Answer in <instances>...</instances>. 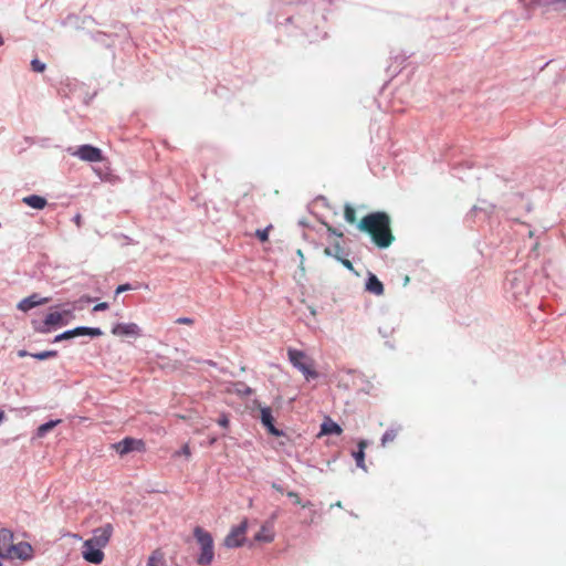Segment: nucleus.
<instances>
[{
  "instance_id": "obj_11",
  "label": "nucleus",
  "mask_w": 566,
  "mask_h": 566,
  "mask_svg": "<svg viewBox=\"0 0 566 566\" xmlns=\"http://www.w3.org/2000/svg\"><path fill=\"white\" fill-rule=\"evenodd\" d=\"M113 533V525L107 523L101 527H97L93 531V536L87 542H91L95 546L105 547Z\"/></svg>"
},
{
  "instance_id": "obj_25",
  "label": "nucleus",
  "mask_w": 566,
  "mask_h": 566,
  "mask_svg": "<svg viewBox=\"0 0 566 566\" xmlns=\"http://www.w3.org/2000/svg\"><path fill=\"white\" fill-rule=\"evenodd\" d=\"M495 206L488 202L486 200H481L479 205H475L472 208V212L482 211L485 214H491L494 211Z\"/></svg>"
},
{
  "instance_id": "obj_43",
  "label": "nucleus",
  "mask_w": 566,
  "mask_h": 566,
  "mask_svg": "<svg viewBox=\"0 0 566 566\" xmlns=\"http://www.w3.org/2000/svg\"><path fill=\"white\" fill-rule=\"evenodd\" d=\"M296 254L300 256V259H301V265H302V264H303V261H304V254H303L302 250H301V249H298V250L296 251Z\"/></svg>"
},
{
  "instance_id": "obj_46",
  "label": "nucleus",
  "mask_w": 566,
  "mask_h": 566,
  "mask_svg": "<svg viewBox=\"0 0 566 566\" xmlns=\"http://www.w3.org/2000/svg\"><path fill=\"white\" fill-rule=\"evenodd\" d=\"M409 283V276H406L403 280V285L406 286Z\"/></svg>"
},
{
  "instance_id": "obj_24",
  "label": "nucleus",
  "mask_w": 566,
  "mask_h": 566,
  "mask_svg": "<svg viewBox=\"0 0 566 566\" xmlns=\"http://www.w3.org/2000/svg\"><path fill=\"white\" fill-rule=\"evenodd\" d=\"M233 387V391L241 397L250 396L253 392L252 388L243 381L234 382Z\"/></svg>"
},
{
  "instance_id": "obj_21",
  "label": "nucleus",
  "mask_w": 566,
  "mask_h": 566,
  "mask_svg": "<svg viewBox=\"0 0 566 566\" xmlns=\"http://www.w3.org/2000/svg\"><path fill=\"white\" fill-rule=\"evenodd\" d=\"M368 442L366 440H360L358 443V450L353 452V457L356 461V465L363 470H366L365 465V449Z\"/></svg>"
},
{
  "instance_id": "obj_19",
  "label": "nucleus",
  "mask_w": 566,
  "mask_h": 566,
  "mask_svg": "<svg viewBox=\"0 0 566 566\" xmlns=\"http://www.w3.org/2000/svg\"><path fill=\"white\" fill-rule=\"evenodd\" d=\"M22 202L36 210H42L48 205V200L39 195L27 196L22 199Z\"/></svg>"
},
{
  "instance_id": "obj_23",
  "label": "nucleus",
  "mask_w": 566,
  "mask_h": 566,
  "mask_svg": "<svg viewBox=\"0 0 566 566\" xmlns=\"http://www.w3.org/2000/svg\"><path fill=\"white\" fill-rule=\"evenodd\" d=\"M61 420H50L45 423H42L41 426H39L38 430H36V436L39 438H42L44 437L48 432H50L57 423H60Z\"/></svg>"
},
{
  "instance_id": "obj_3",
  "label": "nucleus",
  "mask_w": 566,
  "mask_h": 566,
  "mask_svg": "<svg viewBox=\"0 0 566 566\" xmlns=\"http://www.w3.org/2000/svg\"><path fill=\"white\" fill-rule=\"evenodd\" d=\"M287 356L293 367L300 370L307 380L318 378L319 374L314 369V360L304 352L289 348Z\"/></svg>"
},
{
  "instance_id": "obj_6",
  "label": "nucleus",
  "mask_w": 566,
  "mask_h": 566,
  "mask_svg": "<svg viewBox=\"0 0 566 566\" xmlns=\"http://www.w3.org/2000/svg\"><path fill=\"white\" fill-rule=\"evenodd\" d=\"M70 314V311L63 312H51L49 313L42 322L33 321L32 325L35 332L41 334H49L54 326H63L66 325L67 322L64 321V316Z\"/></svg>"
},
{
  "instance_id": "obj_42",
  "label": "nucleus",
  "mask_w": 566,
  "mask_h": 566,
  "mask_svg": "<svg viewBox=\"0 0 566 566\" xmlns=\"http://www.w3.org/2000/svg\"><path fill=\"white\" fill-rule=\"evenodd\" d=\"M272 488H273L274 490H276L277 492H281V493L283 492V488H282V485H280V484H277V483H273V484H272Z\"/></svg>"
},
{
  "instance_id": "obj_47",
  "label": "nucleus",
  "mask_w": 566,
  "mask_h": 566,
  "mask_svg": "<svg viewBox=\"0 0 566 566\" xmlns=\"http://www.w3.org/2000/svg\"><path fill=\"white\" fill-rule=\"evenodd\" d=\"M216 441H217V438L213 437V438L210 439L209 442H210V444H213Z\"/></svg>"
},
{
  "instance_id": "obj_36",
  "label": "nucleus",
  "mask_w": 566,
  "mask_h": 566,
  "mask_svg": "<svg viewBox=\"0 0 566 566\" xmlns=\"http://www.w3.org/2000/svg\"><path fill=\"white\" fill-rule=\"evenodd\" d=\"M133 287L129 283H126V284H122V285H118L117 289H116V295H118L119 293H123V292H126V291H130Z\"/></svg>"
},
{
  "instance_id": "obj_17",
  "label": "nucleus",
  "mask_w": 566,
  "mask_h": 566,
  "mask_svg": "<svg viewBox=\"0 0 566 566\" xmlns=\"http://www.w3.org/2000/svg\"><path fill=\"white\" fill-rule=\"evenodd\" d=\"M365 289L367 292L373 293L375 295H382L384 294V284L381 281L371 272L368 273Z\"/></svg>"
},
{
  "instance_id": "obj_41",
  "label": "nucleus",
  "mask_w": 566,
  "mask_h": 566,
  "mask_svg": "<svg viewBox=\"0 0 566 566\" xmlns=\"http://www.w3.org/2000/svg\"><path fill=\"white\" fill-rule=\"evenodd\" d=\"M73 220H74V222L76 223L77 227L81 226V220H82L81 214H76Z\"/></svg>"
},
{
  "instance_id": "obj_14",
  "label": "nucleus",
  "mask_w": 566,
  "mask_h": 566,
  "mask_svg": "<svg viewBox=\"0 0 566 566\" xmlns=\"http://www.w3.org/2000/svg\"><path fill=\"white\" fill-rule=\"evenodd\" d=\"M11 549V558H18L21 560H30L32 558L33 548L28 542H20L18 544L13 543V546H10Z\"/></svg>"
},
{
  "instance_id": "obj_49",
  "label": "nucleus",
  "mask_w": 566,
  "mask_h": 566,
  "mask_svg": "<svg viewBox=\"0 0 566 566\" xmlns=\"http://www.w3.org/2000/svg\"><path fill=\"white\" fill-rule=\"evenodd\" d=\"M534 235L533 231H528V237L532 238Z\"/></svg>"
},
{
  "instance_id": "obj_48",
  "label": "nucleus",
  "mask_w": 566,
  "mask_h": 566,
  "mask_svg": "<svg viewBox=\"0 0 566 566\" xmlns=\"http://www.w3.org/2000/svg\"><path fill=\"white\" fill-rule=\"evenodd\" d=\"M2 44H3V38H2V35L0 34V45H2Z\"/></svg>"
},
{
  "instance_id": "obj_29",
  "label": "nucleus",
  "mask_w": 566,
  "mask_h": 566,
  "mask_svg": "<svg viewBox=\"0 0 566 566\" xmlns=\"http://www.w3.org/2000/svg\"><path fill=\"white\" fill-rule=\"evenodd\" d=\"M537 6L548 7L560 4L563 8H566V0H533Z\"/></svg>"
},
{
  "instance_id": "obj_40",
  "label": "nucleus",
  "mask_w": 566,
  "mask_h": 566,
  "mask_svg": "<svg viewBox=\"0 0 566 566\" xmlns=\"http://www.w3.org/2000/svg\"><path fill=\"white\" fill-rule=\"evenodd\" d=\"M18 356L21 357V358L22 357H27V356H31L32 357V354H30L25 349H20V350H18Z\"/></svg>"
},
{
  "instance_id": "obj_4",
  "label": "nucleus",
  "mask_w": 566,
  "mask_h": 566,
  "mask_svg": "<svg viewBox=\"0 0 566 566\" xmlns=\"http://www.w3.org/2000/svg\"><path fill=\"white\" fill-rule=\"evenodd\" d=\"M314 20V6L312 2H305L296 14H293L286 19V22L294 23L303 31L306 36H311V27L313 25Z\"/></svg>"
},
{
  "instance_id": "obj_10",
  "label": "nucleus",
  "mask_w": 566,
  "mask_h": 566,
  "mask_svg": "<svg viewBox=\"0 0 566 566\" xmlns=\"http://www.w3.org/2000/svg\"><path fill=\"white\" fill-rule=\"evenodd\" d=\"M114 448L117 453H119L120 455H125L133 451H144L145 443L143 440L126 437L118 443L114 444Z\"/></svg>"
},
{
  "instance_id": "obj_7",
  "label": "nucleus",
  "mask_w": 566,
  "mask_h": 566,
  "mask_svg": "<svg viewBox=\"0 0 566 566\" xmlns=\"http://www.w3.org/2000/svg\"><path fill=\"white\" fill-rule=\"evenodd\" d=\"M103 335V331L98 327H88V326H77L73 329H67L59 335H56L53 339V343H59L62 340L72 339L74 337L80 336H90L92 338L99 337Z\"/></svg>"
},
{
  "instance_id": "obj_45",
  "label": "nucleus",
  "mask_w": 566,
  "mask_h": 566,
  "mask_svg": "<svg viewBox=\"0 0 566 566\" xmlns=\"http://www.w3.org/2000/svg\"><path fill=\"white\" fill-rule=\"evenodd\" d=\"M2 559H10V558L4 556V555H2V554H0V560H2ZM0 566H3L2 562H0Z\"/></svg>"
},
{
  "instance_id": "obj_9",
  "label": "nucleus",
  "mask_w": 566,
  "mask_h": 566,
  "mask_svg": "<svg viewBox=\"0 0 566 566\" xmlns=\"http://www.w3.org/2000/svg\"><path fill=\"white\" fill-rule=\"evenodd\" d=\"M69 151L71 153V155L78 157L83 161L98 163L103 160L102 150L90 144L81 145L73 151L70 148Z\"/></svg>"
},
{
  "instance_id": "obj_28",
  "label": "nucleus",
  "mask_w": 566,
  "mask_h": 566,
  "mask_svg": "<svg viewBox=\"0 0 566 566\" xmlns=\"http://www.w3.org/2000/svg\"><path fill=\"white\" fill-rule=\"evenodd\" d=\"M56 356H57L56 350H44V352L32 354V357L35 359H39V360H45V359L53 358Z\"/></svg>"
},
{
  "instance_id": "obj_26",
  "label": "nucleus",
  "mask_w": 566,
  "mask_h": 566,
  "mask_svg": "<svg viewBox=\"0 0 566 566\" xmlns=\"http://www.w3.org/2000/svg\"><path fill=\"white\" fill-rule=\"evenodd\" d=\"M344 218H345L346 222H348L350 224L356 223V220H357L356 219V211H355V209L349 203L345 205Z\"/></svg>"
},
{
  "instance_id": "obj_8",
  "label": "nucleus",
  "mask_w": 566,
  "mask_h": 566,
  "mask_svg": "<svg viewBox=\"0 0 566 566\" xmlns=\"http://www.w3.org/2000/svg\"><path fill=\"white\" fill-rule=\"evenodd\" d=\"M248 530V521L243 520L239 525L233 526L226 536L223 545L228 548L240 547L244 543V534Z\"/></svg>"
},
{
  "instance_id": "obj_32",
  "label": "nucleus",
  "mask_w": 566,
  "mask_h": 566,
  "mask_svg": "<svg viewBox=\"0 0 566 566\" xmlns=\"http://www.w3.org/2000/svg\"><path fill=\"white\" fill-rule=\"evenodd\" d=\"M287 496L293 499L295 504L302 505L303 507H306L311 504L310 502L302 503V501L296 492L290 491V492H287Z\"/></svg>"
},
{
  "instance_id": "obj_44",
  "label": "nucleus",
  "mask_w": 566,
  "mask_h": 566,
  "mask_svg": "<svg viewBox=\"0 0 566 566\" xmlns=\"http://www.w3.org/2000/svg\"><path fill=\"white\" fill-rule=\"evenodd\" d=\"M6 418V415L2 410H0V424L2 423V421L4 420Z\"/></svg>"
},
{
  "instance_id": "obj_30",
  "label": "nucleus",
  "mask_w": 566,
  "mask_h": 566,
  "mask_svg": "<svg viewBox=\"0 0 566 566\" xmlns=\"http://www.w3.org/2000/svg\"><path fill=\"white\" fill-rule=\"evenodd\" d=\"M45 63L41 62L40 60L38 59H33L31 61V69L32 71L36 72V73H42L45 71Z\"/></svg>"
},
{
  "instance_id": "obj_20",
  "label": "nucleus",
  "mask_w": 566,
  "mask_h": 566,
  "mask_svg": "<svg viewBox=\"0 0 566 566\" xmlns=\"http://www.w3.org/2000/svg\"><path fill=\"white\" fill-rule=\"evenodd\" d=\"M324 254L326 256L334 258L337 261L339 259H342L343 256H347L348 255V253L345 252L344 248L340 245L339 242H335L333 245L326 247L324 249Z\"/></svg>"
},
{
  "instance_id": "obj_2",
  "label": "nucleus",
  "mask_w": 566,
  "mask_h": 566,
  "mask_svg": "<svg viewBox=\"0 0 566 566\" xmlns=\"http://www.w3.org/2000/svg\"><path fill=\"white\" fill-rule=\"evenodd\" d=\"M193 536L200 545V554L197 558V563L200 566H208L212 563L214 557L213 539L209 532L205 531L200 526H196L193 530Z\"/></svg>"
},
{
  "instance_id": "obj_1",
  "label": "nucleus",
  "mask_w": 566,
  "mask_h": 566,
  "mask_svg": "<svg viewBox=\"0 0 566 566\" xmlns=\"http://www.w3.org/2000/svg\"><path fill=\"white\" fill-rule=\"evenodd\" d=\"M357 228L369 234L371 241L379 249H387L395 240L390 228V218L382 211L368 213L357 223Z\"/></svg>"
},
{
  "instance_id": "obj_39",
  "label": "nucleus",
  "mask_w": 566,
  "mask_h": 566,
  "mask_svg": "<svg viewBox=\"0 0 566 566\" xmlns=\"http://www.w3.org/2000/svg\"><path fill=\"white\" fill-rule=\"evenodd\" d=\"M177 324H187V325H190L193 323V319L190 318V317H179L177 318L176 321Z\"/></svg>"
},
{
  "instance_id": "obj_16",
  "label": "nucleus",
  "mask_w": 566,
  "mask_h": 566,
  "mask_svg": "<svg viewBox=\"0 0 566 566\" xmlns=\"http://www.w3.org/2000/svg\"><path fill=\"white\" fill-rule=\"evenodd\" d=\"M10 546H13V533L8 528L0 530V554L11 558Z\"/></svg>"
},
{
  "instance_id": "obj_27",
  "label": "nucleus",
  "mask_w": 566,
  "mask_h": 566,
  "mask_svg": "<svg viewBox=\"0 0 566 566\" xmlns=\"http://www.w3.org/2000/svg\"><path fill=\"white\" fill-rule=\"evenodd\" d=\"M398 434V429L390 428L386 430V432L381 437V446H386L389 442H392Z\"/></svg>"
},
{
  "instance_id": "obj_35",
  "label": "nucleus",
  "mask_w": 566,
  "mask_h": 566,
  "mask_svg": "<svg viewBox=\"0 0 566 566\" xmlns=\"http://www.w3.org/2000/svg\"><path fill=\"white\" fill-rule=\"evenodd\" d=\"M190 454H191V452H190V448L188 444H184L181 447V449L177 452V455H185L187 458H189Z\"/></svg>"
},
{
  "instance_id": "obj_38",
  "label": "nucleus",
  "mask_w": 566,
  "mask_h": 566,
  "mask_svg": "<svg viewBox=\"0 0 566 566\" xmlns=\"http://www.w3.org/2000/svg\"><path fill=\"white\" fill-rule=\"evenodd\" d=\"M108 308V303L106 302H102V303H98L96 304L94 307H93V312H101V311H105Z\"/></svg>"
},
{
  "instance_id": "obj_22",
  "label": "nucleus",
  "mask_w": 566,
  "mask_h": 566,
  "mask_svg": "<svg viewBox=\"0 0 566 566\" xmlns=\"http://www.w3.org/2000/svg\"><path fill=\"white\" fill-rule=\"evenodd\" d=\"M274 538V534L272 527L269 525H263L261 530L255 534L254 541L270 543Z\"/></svg>"
},
{
  "instance_id": "obj_5",
  "label": "nucleus",
  "mask_w": 566,
  "mask_h": 566,
  "mask_svg": "<svg viewBox=\"0 0 566 566\" xmlns=\"http://www.w3.org/2000/svg\"><path fill=\"white\" fill-rule=\"evenodd\" d=\"M254 409L259 410V416L253 413L254 418H258L262 426L268 430V432L275 437H283L285 433L277 429L274 426V417L272 415V409L268 406H262V403L259 400L253 401V408L252 412H254Z\"/></svg>"
},
{
  "instance_id": "obj_33",
  "label": "nucleus",
  "mask_w": 566,
  "mask_h": 566,
  "mask_svg": "<svg viewBox=\"0 0 566 566\" xmlns=\"http://www.w3.org/2000/svg\"><path fill=\"white\" fill-rule=\"evenodd\" d=\"M218 424L222 428H228L229 427V423H230V420H229V417L228 415L226 413H222L219 419L217 420Z\"/></svg>"
},
{
  "instance_id": "obj_15",
  "label": "nucleus",
  "mask_w": 566,
  "mask_h": 566,
  "mask_svg": "<svg viewBox=\"0 0 566 566\" xmlns=\"http://www.w3.org/2000/svg\"><path fill=\"white\" fill-rule=\"evenodd\" d=\"M49 302L48 297H41L40 294L33 293L29 295L28 297L22 298L18 305L17 308L22 312H28L35 306L46 304Z\"/></svg>"
},
{
  "instance_id": "obj_12",
  "label": "nucleus",
  "mask_w": 566,
  "mask_h": 566,
  "mask_svg": "<svg viewBox=\"0 0 566 566\" xmlns=\"http://www.w3.org/2000/svg\"><path fill=\"white\" fill-rule=\"evenodd\" d=\"M83 558L91 563L98 565L104 559V553L102 551V547L95 546L91 542L85 541L83 544V551H82Z\"/></svg>"
},
{
  "instance_id": "obj_13",
  "label": "nucleus",
  "mask_w": 566,
  "mask_h": 566,
  "mask_svg": "<svg viewBox=\"0 0 566 566\" xmlns=\"http://www.w3.org/2000/svg\"><path fill=\"white\" fill-rule=\"evenodd\" d=\"M112 334H114L115 336L137 338L142 336V329L135 323H118L113 326Z\"/></svg>"
},
{
  "instance_id": "obj_37",
  "label": "nucleus",
  "mask_w": 566,
  "mask_h": 566,
  "mask_svg": "<svg viewBox=\"0 0 566 566\" xmlns=\"http://www.w3.org/2000/svg\"><path fill=\"white\" fill-rule=\"evenodd\" d=\"M327 232L332 235H335V237H338V238H343L344 237V233L342 231H338L337 229L328 226L327 227Z\"/></svg>"
},
{
  "instance_id": "obj_34",
  "label": "nucleus",
  "mask_w": 566,
  "mask_h": 566,
  "mask_svg": "<svg viewBox=\"0 0 566 566\" xmlns=\"http://www.w3.org/2000/svg\"><path fill=\"white\" fill-rule=\"evenodd\" d=\"M339 263H342L347 270L354 272L353 263L347 259V256H343L338 260Z\"/></svg>"
},
{
  "instance_id": "obj_31",
  "label": "nucleus",
  "mask_w": 566,
  "mask_h": 566,
  "mask_svg": "<svg viewBox=\"0 0 566 566\" xmlns=\"http://www.w3.org/2000/svg\"><path fill=\"white\" fill-rule=\"evenodd\" d=\"M271 228H272V226H269V227H266V228H264V229H259V230H256L255 235L259 238V240H260L261 242H265V241H268V239H269V232H270V229H271Z\"/></svg>"
},
{
  "instance_id": "obj_18",
  "label": "nucleus",
  "mask_w": 566,
  "mask_h": 566,
  "mask_svg": "<svg viewBox=\"0 0 566 566\" xmlns=\"http://www.w3.org/2000/svg\"><path fill=\"white\" fill-rule=\"evenodd\" d=\"M342 432H343L342 427L338 423H336L335 421H333L331 418L327 417L321 424V430H319L318 437L332 436V434L339 436Z\"/></svg>"
}]
</instances>
